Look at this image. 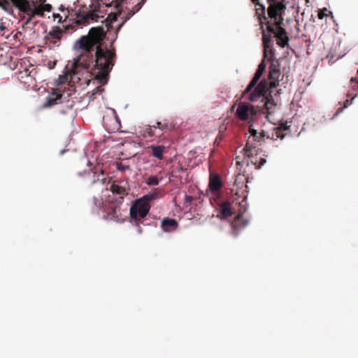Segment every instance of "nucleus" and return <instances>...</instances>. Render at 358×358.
Wrapping results in <instances>:
<instances>
[{"label":"nucleus","instance_id":"4c0bfd02","mask_svg":"<svg viewBox=\"0 0 358 358\" xmlns=\"http://www.w3.org/2000/svg\"><path fill=\"white\" fill-rule=\"evenodd\" d=\"M41 6L43 8V12H45V11L50 12L52 9V6L50 4H44V5H41Z\"/></svg>","mask_w":358,"mask_h":358},{"label":"nucleus","instance_id":"cd10ccee","mask_svg":"<svg viewBox=\"0 0 358 358\" xmlns=\"http://www.w3.org/2000/svg\"><path fill=\"white\" fill-rule=\"evenodd\" d=\"M159 180L158 179V178L155 176H149L148 178H147V179L145 180V183L150 186L157 185L159 184Z\"/></svg>","mask_w":358,"mask_h":358},{"label":"nucleus","instance_id":"ea45409f","mask_svg":"<svg viewBox=\"0 0 358 358\" xmlns=\"http://www.w3.org/2000/svg\"><path fill=\"white\" fill-rule=\"evenodd\" d=\"M193 197L192 196L186 195L185 196V202L190 203L193 200Z\"/></svg>","mask_w":358,"mask_h":358},{"label":"nucleus","instance_id":"79ce46f5","mask_svg":"<svg viewBox=\"0 0 358 358\" xmlns=\"http://www.w3.org/2000/svg\"><path fill=\"white\" fill-rule=\"evenodd\" d=\"M147 0H141L138 3L143 6Z\"/></svg>","mask_w":358,"mask_h":358},{"label":"nucleus","instance_id":"4468645a","mask_svg":"<svg viewBox=\"0 0 358 358\" xmlns=\"http://www.w3.org/2000/svg\"><path fill=\"white\" fill-rule=\"evenodd\" d=\"M178 227V223L175 219L164 218L162 221L161 227L166 232L175 231Z\"/></svg>","mask_w":358,"mask_h":358},{"label":"nucleus","instance_id":"f257e3e1","mask_svg":"<svg viewBox=\"0 0 358 358\" xmlns=\"http://www.w3.org/2000/svg\"><path fill=\"white\" fill-rule=\"evenodd\" d=\"M106 32L102 27H92L87 36H83L79 38L76 44L78 48L85 51L76 58L72 64L70 72L59 78V84L69 82L73 78L80 73V69H87L92 63L93 58L92 52L96 46L95 64L92 74L94 78L101 85H106L108 82L109 73L114 66L113 59L115 53L108 49H103L101 46V42L104 40Z\"/></svg>","mask_w":358,"mask_h":358},{"label":"nucleus","instance_id":"c85d7f7f","mask_svg":"<svg viewBox=\"0 0 358 358\" xmlns=\"http://www.w3.org/2000/svg\"><path fill=\"white\" fill-rule=\"evenodd\" d=\"M125 0H114L112 2V4L114 5L115 8L119 11V13H121L122 10V3L124 2Z\"/></svg>","mask_w":358,"mask_h":358},{"label":"nucleus","instance_id":"5701e85b","mask_svg":"<svg viewBox=\"0 0 358 358\" xmlns=\"http://www.w3.org/2000/svg\"><path fill=\"white\" fill-rule=\"evenodd\" d=\"M119 14H120V13L119 12L118 13H110V14H108V17L104 20L101 21L102 22H106V26L107 27L108 31H109L112 28V23L117 20Z\"/></svg>","mask_w":358,"mask_h":358},{"label":"nucleus","instance_id":"2eb2a0df","mask_svg":"<svg viewBox=\"0 0 358 358\" xmlns=\"http://www.w3.org/2000/svg\"><path fill=\"white\" fill-rule=\"evenodd\" d=\"M252 1L256 6V15L258 16L259 23L262 25V27L263 28L264 20H266L268 18V16H266L265 6L261 4L259 0H252Z\"/></svg>","mask_w":358,"mask_h":358},{"label":"nucleus","instance_id":"6e6552de","mask_svg":"<svg viewBox=\"0 0 358 358\" xmlns=\"http://www.w3.org/2000/svg\"><path fill=\"white\" fill-rule=\"evenodd\" d=\"M150 209V203H147L143 200L138 199H136L130 207V217L136 224L138 226V231L141 232V229L139 226L141 219L144 218Z\"/></svg>","mask_w":358,"mask_h":358},{"label":"nucleus","instance_id":"bb28decb","mask_svg":"<svg viewBox=\"0 0 358 358\" xmlns=\"http://www.w3.org/2000/svg\"><path fill=\"white\" fill-rule=\"evenodd\" d=\"M330 15H331V17H333L332 13L331 11L328 10V9L326 8L318 10L317 17L320 20H322L324 17H328Z\"/></svg>","mask_w":358,"mask_h":358},{"label":"nucleus","instance_id":"f03ea898","mask_svg":"<svg viewBox=\"0 0 358 358\" xmlns=\"http://www.w3.org/2000/svg\"><path fill=\"white\" fill-rule=\"evenodd\" d=\"M280 71L278 62H272L269 66L268 79L260 81L254 90L249 94L248 99L250 101L259 100L262 103L260 106L264 114L271 115L275 112L278 105L277 94L272 96L273 89L278 85Z\"/></svg>","mask_w":358,"mask_h":358},{"label":"nucleus","instance_id":"f704fd0d","mask_svg":"<svg viewBox=\"0 0 358 358\" xmlns=\"http://www.w3.org/2000/svg\"><path fill=\"white\" fill-rule=\"evenodd\" d=\"M53 17H54L55 20L57 19L59 23L66 22L67 21V19H68V17H66L63 20H62V17L59 14H58V13H54L53 14Z\"/></svg>","mask_w":358,"mask_h":358},{"label":"nucleus","instance_id":"c9c22d12","mask_svg":"<svg viewBox=\"0 0 358 358\" xmlns=\"http://www.w3.org/2000/svg\"><path fill=\"white\" fill-rule=\"evenodd\" d=\"M94 204L98 208H101L103 206V201L101 199H93Z\"/></svg>","mask_w":358,"mask_h":358},{"label":"nucleus","instance_id":"9d476101","mask_svg":"<svg viewBox=\"0 0 358 358\" xmlns=\"http://www.w3.org/2000/svg\"><path fill=\"white\" fill-rule=\"evenodd\" d=\"M122 204L111 203L106 198L103 205V217L105 220L120 222L122 220L121 213Z\"/></svg>","mask_w":358,"mask_h":358},{"label":"nucleus","instance_id":"1a4fd4ad","mask_svg":"<svg viewBox=\"0 0 358 358\" xmlns=\"http://www.w3.org/2000/svg\"><path fill=\"white\" fill-rule=\"evenodd\" d=\"M109 190L112 195H108L106 198L111 203L122 204L124 197L129 194L130 190L127 183L123 185L117 181H113L110 184Z\"/></svg>","mask_w":358,"mask_h":358},{"label":"nucleus","instance_id":"412c9836","mask_svg":"<svg viewBox=\"0 0 358 358\" xmlns=\"http://www.w3.org/2000/svg\"><path fill=\"white\" fill-rule=\"evenodd\" d=\"M249 133L250 134V136L251 138H254L255 141H258L259 142L263 141L264 138L266 136V132L264 131H262L260 133H258L252 125L249 127Z\"/></svg>","mask_w":358,"mask_h":358},{"label":"nucleus","instance_id":"9b49d317","mask_svg":"<svg viewBox=\"0 0 358 358\" xmlns=\"http://www.w3.org/2000/svg\"><path fill=\"white\" fill-rule=\"evenodd\" d=\"M264 25H266L265 20H264L263 28L260 24L261 29L262 31V43L264 47V58L267 57V53L268 51V48H273V39L271 34L273 33L268 32L267 30L264 29Z\"/></svg>","mask_w":358,"mask_h":358},{"label":"nucleus","instance_id":"72a5a7b5","mask_svg":"<svg viewBox=\"0 0 358 358\" xmlns=\"http://www.w3.org/2000/svg\"><path fill=\"white\" fill-rule=\"evenodd\" d=\"M267 57H269L268 59L271 62V63L272 62H275V59H274V50H273V48H268V53H267Z\"/></svg>","mask_w":358,"mask_h":358},{"label":"nucleus","instance_id":"423d86ee","mask_svg":"<svg viewBox=\"0 0 358 358\" xmlns=\"http://www.w3.org/2000/svg\"><path fill=\"white\" fill-rule=\"evenodd\" d=\"M222 182L217 174L210 173L209 178V188L210 190V204L215 208L216 217L222 220L224 218V197L220 189Z\"/></svg>","mask_w":358,"mask_h":358},{"label":"nucleus","instance_id":"a18cd8bd","mask_svg":"<svg viewBox=\"0 0 358 358\" xmlns=\"http://www.w3.org/2000/svg\"><path fill=\"white\" fill-rule=\"evenodd\" d=\"M357 73H358V69H357Z\"/></svg>","mask_w":358,"mask_h":358},{"label":"nucleus","instance_id":"7c9ffc66","mask_svg":"<svg viewBox=\"0 0 358 358\" xmlns=\"http://www.w3.org/2000/svg\"><path fill=\"white\" fill-rule=\"evenodd\" d=\"M266 69V64H265V58L264 57L263 60L258 65L257 71L263 73Z\"/></svg>","mask_w":358,"mask_h":358},{"label":"nucleus","instance_id":"c03bdc74","mask_svg":"<svg viewBox=\"0 0 358 358\" xmlns=\"http://www.w3.org/2000/svg\"><path fill=\"white\" fill-rule=\"evenodd\" d=\"M0 29H1V30H3V29H4V27H0Z\"/></svg>","mask_w":358,"mask_h":358},{"label":"nucleus","instance_id":"a878e982","mask_svg":"<svg viewBox=\"0 0 358 358\" xmlns=\"http://www.w3.org/2000/svg\"><path fill=\"white\" fill-rule=\"evenodd\" d=\"M135 14V13L134 12L133 10H129L126 15H124V17H123L124 20H123V22L118 26V27L116 29V34H117L118 31L120 30V29L122 28V27L124 25V24L127 21L129 20Z\"/></svg>","mask_w":358,"mask_h":358},{"label":"nucleus","instance_id":"393cba45","mask_svg":"<svg viewBox=\"0 0 358 358\" xmlns=\"http://www.w3.org/2000/svg\"><path fill=\"white\" fill-rule=\"evenodd\" d=\"M158 192L157 189H155L154 192H150L148 194L144 195L141 199L143 200L147 203H150V202L157 197Z\"/></svg>","mask_w":358,"mask_h":358},{"label":"nucleus","instance_id":"c756f323","mask_svg":"<svg viewBox=\"0 0 358 358\" xmlns=\"http://www.w3.org/2000/svg\"><path fill=\"white\" fill-rule=\"evenodd\" d=\"M117 169L120 171H126L127 170H129L130 169V167L128 165H124L122 163L120 162V163H117Z\"/></svg>","mask_w":358,"mask_h":358},{"label":"nucleus","instance_id":"f3484780","mask_svg":"<svg viewBox=\"0 0 358 358\" xmlns=\"http://www.w3.org/2000/svg\"><path fill=\"white\" fill-rule=\"evenodd\" d=\"M62 96H63L62 94L57 93L56 92L51 93L46 98V101L43 104L44 107H45V108L50 107L55 104L59 103V101L61 100V99L62 98Z\"/></svg>","mask_w":358,"mask_h":358},{"label":"nucleus","instance_id":"6ab92c4d","mask_svg":"<svg viewBox=\"0 0 358 358\" xmlns=\"http://www.w3.org/2000/svg\"><path fill=\"white\" fill-rule=\"evenodd\" d=\"M31 3V10L29 11V14H27L29 15V18L27 20V23L29 22L35 15H38L41 17L44 15V12L41 5L35 6L33 1Z\"/></svg>","mask_w":358,"mask_h":358},{"label":"nucleus","instance_id":"4be33fe9","mask_svg":"<svg viewBox=\"0 0 358 358\" xmlns=\"http://www.w3.org/2000/svg\"><path fill=\"white\" fill-rule=\"evenodd\" d=\"M262 74L263 73L256 71L254 77L252 78V80L250 81V83H249V85H248L246 89L245 90L244 94L250 92L255 87V86L257 85V82L262 77Z\"/></svg>","mask_w":358,"mask_h":358},{"label":"nucleus","instance_id":"37998d69","mask_svg":"<svg viewBox=\"0 0 358 358\" xmlns=\"http://www.w3.org/2000/svg\"><path fill=\"white\" fill-rule=\"evenodd\" d=\"M39 2L43 3L44 2H45L46 0H38Z\"/></svg>","mask_w":358,"mask_h":358},{"label":"nucleus","instance_id":"58836bf2","mask_svg":"<svg viewBox=\"0 0 358 358\" xmlns=\"http://www.w3.org/2000/svg\"><path fill=\"white\" fill-rule=\"evenodd\" d=\"M141 8H142V6H141L139 3H138L137 4H136V5H135L132 8H131V10H134V12L135 13H136L137 12H138V11L141 9Z\"/></svg>","mask_w":358,"mask_h":358},{"label":"nucleus","instance_id":"7ed1b4c3","mask_svg":"<svg viewBox=\"0 0 358 358\" xmlns=\"http://www.w3.org/2000/svg\"><path fill=\"white\" fill-rule=\"evenodd\" d=\"M97 8H99V6L91 10L84 8L76 10L74 14L75 18L69 19V22H71V23L63 25L62 28L59 27H52V30L45 36V39L49 43L48 45L50 48L58 47L60 45V41L64 33L70 31L72 32L78 28H83L92 22H99L100 16L96 13Z\"/></svg>","mask_w":358,"mask_h":358},{"label":"nucleus","instance_id":"aec40b11","mask_svg":"<svg viewBox=\"0 0 358 358\" xmlns=\"http://www.w3.org/2000/svg\"><path fill=\"white\" fill-rule=\"evenodd\" d=\"M250 108L246 104H240L236 110V115L238 117L243 120L248 119V113Z\"/></svg>","mask_w":358,"mask_h":358},{"label":"nucleus","instance_id":"e433bc0d","mask_svg":"<svg viewBox=\"0 0 358 358\" xmlns=\"http://www.w3.org/2000/svg\"><path fill=\"white\" fill-rule=\"evenodd\" d=\"M9 5L10 3L7 0H0V6H1L3 9H6V7Z\"/></svg>","mask_w":358,"mask_h":358},{"label":"nucleus","instance_id":"a211bd4d","mask_svg":"<svg viewBox=\"0 0 358 358\" xmlns=\"http://www.w3.org/2000/svg\"><path fill=\"white\" fill-rule=\"evenodd\" d=\"M149 148L152 151V155L158 159H162L163 155L164 152H166V147L164 145H152L149 147Z\"/></svg>","mask_w":358,"mask_h":358},{"label":"nucleus","instance_id":"f8f14e48","mask_svg":"<svg viewBox=\"0 0 358 358\" xmlns=\"http://www.w3.org/2000/svg\"><path fill=\"white\" fill-rule=\"evenodd\" d=\"M356 80H357V78H351L350 81H351L352 84H353V85L351 87V90L347 94V96L348 97L350 96H352V97L351 98L350 100L346 99V101H345L343 108H339L337 110L336 115L342 112L344 108H347L348 106H350L352 103V101L357 96V94H358V81H356Z\"/></svg>","mask_w":358,"mask_h":358},{"label":"nucleus","instance_id":"0eeeda50","mask_svg":"<svg viewBox=\"0 0 358 358\" xmlns=\"http://www.w3.org/2000/svg\"><path fill=\"white\" fill-rule=\"evenodd\" d=\"M258 141H255L250 136L248 137L246 144L243 149L244 155L248 158V164L251 163L255 165L256 169H260L266 163V159L257 156V150L256 148V143Z\"/></svg>","mask_w":358,"mask_h":358},{"label":"nucleus","instance_id":"20e7f679","mask_svg":"<svg viewBox=\"0 0 358 358\" xmlns=\"http://www.w3.org/2000/svg\"><path fill=\"white\" fill-rule=\"evenodd\" d=\"M244 176H243V177ZM242 176L238 175L233 185L234 187L228 189L225 187V195L232 194L231 198L225 199V220L230 223L232 228V233L236 235L238 232L244 228L248 224V220L243 217V214L246 210L244 201V197L241 198L236 184Z\"/></svg>","mask_w":358,"mask_h":358},{"label":"nucleus","instance_id":"2f4dec72","mask_svg":"<svg viewBox=\"0 0 358 358\" xmlns=\"http://www.w3.org/2000/svg\"><path fill=\"white\" fill-rule=\"evenodd\" d=\"M266 69V64H265V58L264 57L263 60L258 65L257 71L263 73Z\"/></svg>","mask_w":358,"mask_h":358},{"label":"nucleus","instance_id":"b1692460","mask_svg":"<svg viewBox=\"0 0 358 358\" xmlns=\"http://www.w3.org/2000/svg\"><path fill=\"white\" fill-rule=\"evenodd\" d=\"M97 169L95 168L94 169V171H87V172H85V174L87 175V176L91 178V183L92 184H94L95 183L96 181L99 180V176H103V171H101L99 174H97Z\"/></svg>","mask_w":358,"mask_h":358},{"label":"nucleus","instance_id":"a19ab883","mask_svg":"<svg viewBox=\"0 0 358 358\" xmlns=\"http://www.w3.org/2000/svg\"><path fill=\"white\" fill-rule=\"evenodd\" d=\"M147 133L149 135V136H154V133H153V131H152V130L150 127L148 129H147Z\"/></svg>","mask_w":358,"mask_h":358},{"label":"nucleus","instance_id":"dca6fc26","mask_svg":"<svg viewBox=\"0 0 358 358\" xmlns=\"http://www.w3.org/2000/svg\"><path fill=\"white\" fill-rule=\"evenodd\" d=\"M13 4L22 12L29 14L31 10V3L28 0H10Z\"/></svg>","mask_w":358,"mask_h":358},{"label":"nucleus","instance_id":"473e14b6","mask_svg":"<svg viewBox=\"0 0 358 358\" xmlns=\"http://www.w3.org/2000/svg\"><path fill=\"white\" fill-rule=\"evenodd\" d=\"M152 127L154 128H158L161 130H164L168 127L167 124H162L160 122H157L155 125H153Z\"/></svg>","mask_w":358,"mask_h":358},{"label":"nucleus","instance_id":"39448f33","mask_svg":"<svg viewBox=\"0 0 358 358\" xmlns=\"http://www.w3.org/2000/svg\"><path fill=\"white\" fill-rule=\"evenodd\" d=\"M269 4L268 8V18L265 20L266 30L274 34L277 44L285 48L288 45L289 37L286 30L282 27L283 22L282 15L286 9V0H267Z\"/></svg>","mask_w":358,"mask_h":358},{"label":"nucleus","instance_id":"ddd939ff","mask_svg":"<svg viewBox=\"0 0 358 358\" xmlns=\"http://www.w3.org/2000/svg\"><path fill=\"white\" fill-rule=\"evenodd\" d=\"M289 129L285 124H282L278 127H274L271 132V136H268V138H271L273 140H277L278 138L283 139L285 136V131Z\"/></svg>","mask_w":358,"mask_h":358}]
</instances>
